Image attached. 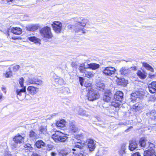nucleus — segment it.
<instances>
[{"label":"nucleus","instance_id":"obj_1","mask_svg":"<svg viewBox=\"0 0 156 156\" xmlns=\"http://www.w3.org/2000/svg\"><path fill=\"white\" fill-rule=\"evenodd\" d=\"M24 138L20 135L16 136L13 139L14 143L11 145L12 149L15 150L18 149L20 147V144L24 142Z\"/></svg>","mask_w":156,"mask_h":156},{"label":"nucleus","instance_id":"obj_2","mask_svg":"<svg viewBox=\"0 0 156 156\" xmlns=\"http://www.w3.org/2000/svg\"><path fill=\"white\" fill-rule=\"evenodd\" d=\"M52 138L55 141L64 142L67 139L68 137L63 133L59 131H56L52 135Z\"/></svg>","mask_w":156,"mask_h":156},{"label":"nucleus","instance_id":"obj_3","mask_svg":"<svg viewBox=\"0 0 156 156\" xmlns=\"http://www.w3.org/2000/svg\"><path fill=\"white\" fill-rule=\"evenodd\" d=\"M40 32L41 36L44 38L50 39L52 36L51 28L48 27L46 26L41 29Z\"/></svg>","mask_w":156,"mask_h":156},{"label":"nucleus","instance_id":"obj_4","mask_svg":"<svg viewBox=\"0 0 156 156\" xmlns=\"http://www.w3.org/2000/svg\"><path fill=\"white\" fill-rule=\"evenodd\" d=\"M88 91L87 94V97L89 101H93L99 98V94L96 90L94 89L88 90Z\"/></svg>","mask_w":156,"mask_h":156},{"label":"nucleus","instance_id":"obj_5","mask_svg":"<svg viewBox=\"0 0 156 156\" xmlns=\"http://www.w3.org/2000/svg\"><path fill=\"white\" fill-rule=\"evenodd\" d=\"M136 70V67H128L127 66H123L119 70V72L122 76H128L131 73L132 70Z\"/></svg>","mask_w":156,"mask_h":156},{"label":"nucleus","instance_id":"obj_6","mask_svg":"<svg viewBox=\"0 0 156 156\" xmlns=\"http://www.w3.org/2000/svg\"><path fill=\"white\" fill-rule=\"evenodd\" d=\"M27 82L29 84H36L37 86H41L43 83L41 80L35 77H29L27 80Z\"/></svg>","mask_w":156,"mask_h":156},{"label":"nucleus","instance_id":"obj_7","mask_svg":"<svg viewBox=\"0 0 156 156\" xmlns=\"http://www.w3.org/2000/svg\"><path fill=\"white\" fill-rule=\"evenodd\" d=\"M51 26L53 30L55 33L58 34L61 32L62 24L60 22L54 21L51 24Z\"/></svg>","mask_w":156,"mask_h":156},{"label":"nucleus","instance_id":"obj_8","mask_svg":"<svg viewBox=\"0 0 156 156\" xmlns=\"http://www.w3.org/2000/svg\"><path fill=\"white\" fill-rule=\"evenodd\" d=\"M16 92L17 94V97L18 99L20 100L23 99L25 96L24 95L27 93L26 87H24L21 89H16Z\"/></svg>","mask_w":156,"mask_h":156},{"label":"nucleus","instance_id":"obj_9","mask_svg":"<svg viewBox=\"0 0 156 156\" xmlns=\"http://www.w3.org/2000/svg\"><path fill=\"white\" fill-rule=\"evenodd\" d=\"M90 22L89 20L87 19L82 18L81 20L80 21H79L77 23H76V27H77L78 28H81L83 29L80 26L83 27H85L86 25H90Z\"/></svg>","mask_w":156,"mask_h":156},{"label":"nucleus","instance_id":"obj_10","mask_svg":"<svg viewBox=\"0 0 156 156\" xmlns=\"http://www.w3.org/2000/svg\"><path fill=\"white\" fill-rule=\"evenodd\" d=\"M116 70V69L115 68L110 66L105 68L102 72L106 75L111 76L115 73Z\"/></svg>","mask_w":156,"mask_h":156},{"label":"nucleus","instance_id":"obj_11","mask_svg":"<svg viewBox=\"0 0 156 156\" xmlns=\"http://www.w3.org/2000/svg\"><path fill=\"white\" fill-rule=\"evenodd\" d=\"M86 143L89 151L91 152L94 151L96 148L95 142L91 139H88L86 141Z\"/></svg>","mask_w":156,"mask_h":156},{"label":"nucleus","instance_id":"obj_12","mask_svg":"<svg viewBox=\"0 0 156 156\" xmlns=\"http://www.w3.org/2000/svg\"><path fill=\"white\" fill-rule=\"evenodd\" d=\"M69 129L71 133H76L78 130V128L75 122L73 121L70 122Z\"/></svg>","mask_w":156,"mask_h":156},{"label":"nucleus","instance_id":"obj_13","mask_svg":"<svg viewBox=\"0 0 156 156\" xmlns=\"http://www.w3.org/2000/svg\"><path fill=\"white\" fill-rule=\"evenodd\" d=\"M38 91V88L32 85L28 86L27 88V91L28 94L31 95H34L36 94Z\"/></svg>","mask_w":156,"mask_h":156},{"label":"nucleus","instance_id":"obj_14","mask_svg":"<svg viewBox=\"0 0 156 156\" xmlns=\"http://www.w3.org/2000/svg\"><path fill=\"white\" fill-rule=\"evenodd\" d=\"M75 26L76 23L73 25H68L66 27V28L67 30H74L76 32H78L81 31L83 33H85V32H83V29H82L81 28H78L77 27Z\"/></svg>","mask_w":156,"mask_h":156},{"label":"nucleus","instance_id":"obj_15","mask_svg":"<svg viewBox=\"0 0 156 156\" xmlns=\"http://www.w3.org/2000/svg\"><path fill=\"white\" fill-rule=\"evenodd\" d=\"M148 88L150 92L152 94L156 92V81L152 82L148 86Z\"/></svg>","mask_w":156,"mask_h":156},{"label":"nucleus","instance_id":"obj_16","mask_svg":"<svg viewBox=\"0 0 156 156\" xmlns=\"http://www.w3.org/2000/svg\"><path fill=\"white\" fill-rule=\"evenodd\" d=\"M123 94L121 91H118L116 92L114 95V98L116 100L121 101L123 98Z\"/></svg>","mask_w":156,"mask_h":156},{"label":"nucleus","instance_id":"obj_17","mask_svg":"<svg viewBox=\"0 0 156 156\" xmlns=\"http://www.w3.org/2000/svg\"><path fill=\"white\" fill-rule=\"evenodd\" d=\"M126 144H123L119 151V154L120 156H128V154L126 152L125 150L126 149Z\"/></svg>","mask_w":156,"mask_h":156},{"label":"nucleus","instance_id":"obj_18","mask_svg":"<svg viewBox=\"0 0 156 156\" xmlns=\"http://www.w3.org/2000/svg\"><path fill=\"white\" fill-rule=\"evenodd\" d=\"M143 108L142 105L140 103H137L133 106L132 109L133 111L140 112L141 111Z\"/></svg>","mask_w":156,"mask_h":156},{"label":"nucleus","instance_id":"obj_19","mask_svg":"<svg viewBox=\"0 0 156 156\" xmlns=\"http://www.w3.org/2000/svg\"><path fill=\"white\" fill-rule=\"evenodd\" d=\"M122 103L121 101L115 100L112 102L111 105L115 107L116 110H119V108L121 106Z\"/></svg>","mask_w":156,"mask_h":156},{"label":"nucleus","instance_id":"obj_20","mask_svg":"<svg viewBox=\"0 0 156 156\" xmlns=\"http://www.w3.org/2000/svg\"><path fill=\"white\" fill-rule=\"evenodd\" d=\"M147 115L151 120H154L156 119V111L153 110L147 113Z\"/></svg>","mask_w":156,"mask_h":156},{"label":"nucleus","instance_id":"obj_21","mask_svg":"<svg viewBox=\"0 0 156 156\" xmlns=\"http://www.w3.org/2000/svg\"><path fill=\"white\" fill-rule=\"evenodd\" d=\"M137 144L135 140L131 141L129 146V149L131 151H133L137 147Z\"/></svg>","mask_w":156,"mask_h":156},{"label":"nucleus","instance_id":"obj_22","mask_svg":"<svg viewBox=\"0 0 156 156\" xmlns=\"http://www.w3.org/2000/svg\"><path fill=\"white\" fill-rule=\"evenodd\" d=\"M137 74L140 79H144L146 77L147 73L144 71L139 70L137 72Z\"/></svg>","mask_w":156,"mask_h":156},{"label":"nucleus","instance_id":"obj_23","mask_svg":"<svg viewBox=\"0 0 156 156\" xmlns=\"http://www.w3.org/2000/svg\"><path fill=\"white\" fill-rule=\"evenodd\" d=\"M111 93L109 91L105 92L103 97L104 101L107 102L111 100Z\"/></svg>","mask_w":156,"mask_h":156},{"label":"nucleus","instance_id":"obj_24","mask_svg":"<svg viewBox=\"0 0 156 156\" xmlns=\"http://www.w3.org/2000/svg\"><path fill=\"white\" fill-rule=\"evenodd\" d=\"M11 30L12 33L16 35H19L22 33V30L19 27H12Z\"/></svg>","mask_w":156,"mask_h":156},{"label":"nucleus","instance_id":"obj_25","mask_svg":"<svg viewBox=\"0 0 156 156\" xmlns=\"http://www.w3.org/2000/svg\"><path fill=\"white\" fill-rule=\"evenodd\" d=\"M29 137L31 140H35L38 137V135L33 130H31L29 132Z\"/></svg>","mask_w":156,"mask_h":156},{"label":"nucleus","instance_id":"obj_26","mask_svg":"<svg viewBox=\"0 0 156 156\" xmlns=\"http://www.w3.org/2000/svg\"><path fill=\"white\" fill-rule=\"evenodd\" d=\"M144 156H156L155 151L152 149L150 151H145L144 152Z\"/></svg>","mask_w":156,"mask_h":156},{"label":"nucleus","instance_id":"obj_27","mask_svg":"<svg viewBox=\"0 0 156 156\" xmlns=\"http://www.w3.org/2000/svg\"><path fill=\"white\" fill-rule=\"evenodd\" d=\"M66 122L64 120L62 119L57 122L56 123V126L60 128H62L64 127L66 125Z\"/></svg>","mask_w":156,"mask_h":156},{"label":"nucleus","instance_id":"obj_28","mask_svg":"<svg viewBox=\"0 0 156 156\" xmlns=\"http://www.w3.org/2000/svg\"><path fill=\"white\" fill-rule=\"evenodd\" d=\"M38 26L37 24H31L27 27V30L31 31H34L38 29Z\"/></svg>","mask_w":156,"mask_h":156},{"label":"nucleus","instance_id":"obj_29","mask_svg":"<svg viewBox=\"0 0 156 156\" xmlns=\"http://www.w3.org/2000/svg\"><path fill=\"white\" fill-rule=\"evenodd\" d=\"M45 143L42 140H38L36 142L35 145L38 148H40L42 147L45 146Z\"/></svg>","mask_w":156,"mask_h":156},{"label":"nucleus","instance_id":"obj_30","mask_svg":"<svg viewBox=\"0 0 156 156\" xmlns=\"http://www.w3.org/2000/svg\"><path fill=\"white\" fill-rule=\"evenodd\" d=\"M88 68L91 69L93 70L96 69L100 67V65L98 64L92 63L88 64Z\"/></svg>","mask_w":156,"mask_h":156},{"label":"nucleus","instance_id":"obj_31","mask_svg":"<svg viewBox=\"0 0 156 156\" xmlns=\"http://www.w3.org/2000/svg\"><path fill=\"white\" fill-rule=\"evenodd\" d=\"M91 85V83L89 80L86 81L84 84V86L86 87V90L87 91L93 89Z\"/></svg>","mask_w":156,"mask_h":156},{"label":"nucleus","instance_id":"obj_32","mask_svg":"<svg viewBox=\"0 0 156 156\" xmlns=\"http://www.w3.org/2000/svg\"><path fill=\"white\" fill-rule=\"evenodd\" d=\"M146 140L145 138H142L140 139L139 143L141 147H145L147 146V143H146Z\"/></svg>","mask_w":156,"mask_h":156},{"label":"nucleus","instance_id":"obj_33","mask_svg":"<svg viewBox=\"0 0 156 156\" xmlns=\"http://www.w3.org/2000/svg\"><path fill=\"white\" fill-rule=\"evenodd\" d=\"M143 66L147 70L150 71L151 72H154V69L148 63L146 62L143 63Z\"/></svg>","mask_w":156,"mask_h":156},{"label":"nucleus","instance_id":"obj_34","mask_svg":"<svg viewBox=\"0 0 156 156\" xmlns=\"http://www.w3.org/2000/svg\"><path fill=\"white\" fill-rule=\"evenodd\" d=\"M83 76L88 78L92 77L93 76L94 74L92 72L86 70L83 74Z\"/></svg>","mask_w":156,"mask_h":156},{"label":"nucleus","instance_id":"obj_35","mask_svg":"<svg viewBox=\"0 0 156 156\" xmlns=\"http://www.w3.org/2000/svg\"><path fill=\"white\" fill-rule=\"evenodd\" d=\"M130 100L132 102L135 101L138 98V96L136 93H133L131 94Z\"/></svg>","mask_w":156,"mask_h":156},{"label":"nucleus","instance_id":"obj_36","mask_svg":"<svg viewBox=\"0 0 156 156\" xmlns=\"http://www.w3.org/2000/svg\"><path fill=\"white\" fill-rule=\"evenodd\" d=\"M39 131L40 133L46 134L47 133V129L46 126H41L39 128Z\"/></svg>","mask_w":156,"mask_h":156},{"label":"nucleus","instance_id":"obj_37","mask_svg":"<svg viewBox=\"0 0 156 156\" xmlns=\"http://www.w3.org/2000/svg\"><path fill=\"white\" fill-rule=\"evenodd\" d=\"M79 69L80 73L83 74L87 70L84 64H81L79 67Z\"/></svg>","mask_w":156,"mask_h":156},{"label":"nucleus","instance_id":"obj_38","mask_svg":"<svg viewBox=\"0 0 156 156\" xmlns=\"http://www.w3.org/2000/svg\"><path fill=\"white\" fill-rule=\"evenodd\" d=\"M78 115L82 116H88V115L87 114L86 111L82 108H80L78 111Z\"/></svg>","mask_w":156,"mask_h":156},{"label":"nucleus","instance_id":"obj_39","mask_svg":"<svg viewBox=\"0 0 156 156\" xmlns=\"http://www.w3.org/2000/svg\"><path fill=\"white\" fill-rule=\"evenodd\" d=\"M28 39L35 43H39L40 41V39L37 38L35 37H28Z\"/></svg>","mask_w":156,"mask_h":156},{"label":"nucleus","instance_id":"obj_40","mask_svg":"<svg viewBox=\"0 0 156 156\" xmlns=\"http://www.w3.org/2000/svg\"><path fill=\"white\" fill-rule=\"evenodd\" d=\"M55 81L56 83L60 85H62L65 83L64 80L61 78H55Z\"/></svg>","mask_w":156,"mask_h":156},{"label":"nucleus","instance_id":"obj_41","mask_svg":"<svg viewBox=\"0 0 156 156\" xmlns=\"http://www.w3.org/2000/svg\"><path fill=\"white\" fill-rule=\"evenodd\" d=\"M4 75L6 78L10 77L12 75V72L9 69V71H7L5 73H4Z\"/></svg>","mask_w":156,"mask_h":156},{"label":"nucleus","instance_id":"obj_42","mask_svg":"<svg viewBox=\"0 0 156 156\" xmlns=\"http://www.w3.org/2000/svg\"><path fill=\"white\" fill-rule=\"evenodd\" d=\"M62 92L65 94H67L70 93V90L68 87H64L62 90Z\"/></svg>","mask_w":156,"mask_h":156},{"label":"nucleus","instance_id":"obj_43","mask_svg":"<svg viewBox=\"0 0 156 156\" xmlns=\"http://www.w3.org/2000/svg\"><path fill=\"white\" fill-rule=\"evenodd\" d=\"M76 156H88V153L85 151H81Z\"/></svg>","mask_w":156,"mask_h":156},{"label":"nucleus","instance_id":"obj_44","mask_svg":"<svg viewBox=\"0 0 156 156\" xmlns=\"http://www.w3.org/2000/svg\"><path fill=\"white\" fill-rule=\"evenodd\" d=\"M84 147L80 143V142H77L76 144L75 145L74 147H76L80 149H83Z\"/></svg>","mask_w":156,"mask_h":156},{"label":"nucleus","instance_id":"obj_45","mask_svg":"<svg viewBox=\"0 0 156 156\" xmlns=\"http://www.w3.org/2000/svg\"><path fill=\"white\" fill-rule=\"evenodd\" d=\"M24 147L26 148L27 147L28 148V149L30 152L33 149V148L31 147V145L29 144H24Z\"/></svg>","mask_w":156,"mask_h":156},{"label":"nucleus","instance_id":"obj_46","mask_svg":"<svg viewBox=\"0 0 156 156\" xmlns=\"http://www.w3.org/2000/svg\"><path fill=\"white\" fill-rule=\"evenodd\" d=\"M3 152L4 153L3 156H12L10 152L8 151V149H7Z\"/></svg>","mask_w":156,"mask_h":156},{"label":"nucleus","instance_id":"obj_47","mask_svg":"<svg viewBox=\"0 0 156 156\" xmlns=\"http://www.w3.org/2000/svg\"><path fill=\"white\" fill-rule=\"evenodd\" d=\"M19 83L20 86L23 88L24 87H26L23 85L24 79L23 77H21L19 80Z\"/></svg>","mask_w":156,"mask_h":156},{"label":"nucleus","instance_id":"obj_48","mask_svg":"<svg viewBox=\"0 0 156 156\" xmlns=\"http://www.w3.org/2000/svg\"><path fill=\"white\" fill-rule=\"evenodd\" d=\"M148 145H149L148 147H150L151 148L150 149H149L148 151L151 150L152 149L154 151V150L153 149V148L154 147L155 145H154V144L153 143H150V142H147V146H148Z\"/></svg>","mask_w":156,"mask_h":156},{"label":"nucleus","instance_id":"obj_49","mask_svg":"<svg viewBox=\"0 0 156 156\" xmlns=\"http://www.w3.org/2000/svg\"><path fill=\"white\" fill-rule=\"evenodd\" d=\"M97 86L99 88H101L102 89H104V85L103 83H101V82H99L97 83Z\"/></svg>","mask_w":156,"mask_h":156},{"label":"nucleus","instance_id":"obj_50","mask_svg":"<svg viewBox=\"0 0 156 156\" xmlns=\"http://www.w3.org/2000/svg\"><path fill=\"white\" fill-rule=\"evenodd\" d=\"M82 137L83 135L82 134L77 135L75 136V138L78 140L82 139Z\"/></svg>","mask_w":156,"mask_h":156},{"label":"nucleus","instance_id":"obj_51","mask_svg":"<svg viewBox=\"0 0 156 156\" xmlns=\"http://www.w3.org/2000/svg\"><path fill=\"white\" fill-rule=\"evenodd\" d=\"M20 68V66L19 65H16L13 67V70L14 71H17Z\"/></svg>","mask_w":156,"mask_h":156},{"label":"nucleus","instance_id":"obj_52","mask_svg":"<svg viewBox=\"0 0 156 156\" xmlns=\"http://www.w3.org/2000/svg\"><path fill=\"white\" fill-rule=\"evenodd\" d=\"M53 148V146L51 145H49L48 146V148L47 149V150L49 151H50Z\"/></svg>","mask_w":156,"mask_h":156},{"label":"nucleus","instance_id":"obj_53","mask_svg":"<svg viewBox=\"0 0 156 156\" xmlns=\"http://www.w3.org/2000/svg\"><path fill=\"white\" fill-rule=\"evenodd\" d=\"M80 79V83L81 86L83 85V80L82 79V78L81 77H79Z\"/></svg>","mask_w":156,"mask_h":156},{"label":"nucleus","instance_id":"obj_54","mask_svg":"<svg viewBox=\"0 0 156 156\" xmlns=\"http://www.w3.org/2000/svg\"><path fill=\"white\" fill-rule=\"evenodd\" d=\"M131 156H141L139 153L133 154Z\"/></svg>","mask_w":156,"mask_h":156},{"label":"nucleus","instance_id":"obj_55","mask_svg":"<svg viewBox=\"0 0 156 156\" xmlns=\"http://www.w3.org/2000/svg\"><path fill=\"white\" fill-rule=\"evenodd\" d=\"M68 153L66 152H64L62 153V156H68Z\"/></svg>","mask_w":156,"mask_h":156},{"label":"nucleus","instance_id":"obj_56","mask_svg":"<svg viewBox=\"0 0 156 156\" xmlns=\"http://www.w3.org/2000/svg\"><path fill=\"white\" fill-rule=\"evenodd\" d=\"M57 155V153L54 152H52L51 153V156H56Z\"/></svg>","mask_w":156,"mask_h":156},{"label":"nucleus","instance_id":"obj_57","mask_svg":"<svg viewBox=\"0 0 156 156\" xmlns=\"http://www.w3.org/2000/svg\"><path fill=\"white\" fill-rule=\"evenodd\" d=\"M2 90L3 91V92L5 93H6V89L5 87H2Z\"/></svg>","mask_w":156,"mask_h":156},{"label":"nucleus","instance_id":"obj_58","mask_svg":"<svg viewBox=\"0 0 156 156\" xmlns=\"http://www.w3.org/2000/svg\"><path fill=\"white\" fill-rule=\"evenodd\" d=\"M133 126H130L129 128H128L127 129H126V130H125V131L126 132H128L129 131V129H132V128H133Z\"/></svg>","mask_w":156,"mask_h":156},{"label":"nucleus","instance_id":"obj_59","mask_svg":"<svg viewBox=\"0 0 156 156\" xmlns=\"http://www.w3.org/2000/svg\"><path fill=\"white\" fill-rule=\"evenodd\" d=\"M154 75H151V74H149V77L151 79H152L154 77Z\"/></svg>","mask_w":156,"mask_h":156},{"label":"nucleus","instance_id":"obj_60","mask_svg":"<svg viewBox=\"0 0 156 156\" xmlns=\"http://www.w3.org/2000/svg\"><path fill=\"white\" fill-rule=\"evenodd\" d=\"M4 2H12L13 0H2Z\"/></svg>","mask_w":156,"mask_h":156},{"label":"nucleus","instance_id":"obj_61","mask_svg":"<svg viewBox=\"0 0 156 156\" xmlns=\"http://www.w3.org/2000/svg\"><path fill=\"white\" fill-rule=\"evenodd\" d=\"M4 97L3 96L2 94V93H0V100L2 99Z\"/></svg>","mask_w":156,"mask_h":156},{"label":"nucleus","instance_id":"obj_62","mask_svg":"<svg viewBox=\"0 0 156 156\" xmlns=\"http://www.w3.org/2000/svg\"><path fill=\"white\" fill-rule=\"evenodd\" d=\"M33 156H40L36 153H34L33 154Z\"/></svg>","mask_w":156,"mask_h":156},{"label":"nucleus","instance_id":"obj_63","mask_svg":"<svg viewBox=\"0 0 156 156\" xmlns=\"http://www.w3.org/2000/svg\"><path fill=\"white\" fill-rule=\"evenodd\" d=\"M119 124L120 125H124V123H122H122H119Z\"/></svg>","mask_w":156,"mask_h":156},{"label":"nucleus","instance_id":"obj_64","mask_svg":"<svg viewBox=\"0 0 156 156\" xmlns=\"http://www.w3.org/2000/svg\"><path fill=\"white\" fill-rule=\"evenodd\" d=\"M76 150L75 148H73L72 149V151H76Z\"/></svg>","mask_w":156,"mask_h":156}]
</instances>
